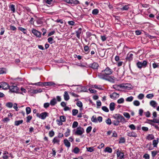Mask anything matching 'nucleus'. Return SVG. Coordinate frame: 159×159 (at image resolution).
<instances>
[{
    "label": "nucleus",
    "instance_id": "1",
    "mask_svg": "<svg viewBox=\"0 0 159 159\" xmlns=\"http://www.w3.org/2000/svg\"><path fill=\"white\" fill-rule=\"evenodd\" d=\"M112 73L111 70H103L102 73L98 75V76L100 78L104 79L105 77L111 75Z\"/></svg>",
    "mask_w": 159,
    "mask_h": 159
},
{
    "label": "nucleus",
    "instance_id": "2",
    "mask_svg": "<svg viewBox=\"0 0 159 159\" xmlns=\"http://www.w3.org/2000/svg\"><path fill=\"white\" fill-rule=\"evenodd\" d=\"M114 118L119 122L124 123L126 122L124 117L119 114H116L113 116Z\"/></svg>",
    "mask_w": 159,
    "mask_h": 159
},
{
    "label": "nucleus",
    "instance_id": "3",
    "mask_svg": "<svg viewBox=\"0 0 159 159\" xmlns=\"http://www.w3.org/2000/svg\"><path fill=\"white\" fill-rule=\"evenodd\" d=\"M148 64V62L146 60H144L143 62L138 61L137 63V66L138 67L141 69L142 68H145L147 66Z\"/></svg>",
    "mask_w": 159,
    "mask_h": 159
},
{
    "label": "nucleus",
    "instance_id": "4",
    "mask_svg": "<svg viewBox=\"0 0 159 159\" xmlns=\"http://www.w3.org/2000/svg\"><path fill=\"white\" fill-rule=\"evenodd\" d=\"M84 132V129L83 128L79 126L76 129V130L75 133V134L78 135H81Z\"/></svg>",
    "mask_w": 159,
    "mask_h": 159
},
{
    "label": "nucleus",
    "instance_id": "5",
    "mask_svg": "<svg viewBox=\"0 0 159 159\" xmlns=\"http://www.w3.org/2000/svg\"><path fill=\"white\" fill-rule=\"evenodd\" d=\"M64 1L67 3L71 4L72 6L80 4V2L77 0H64Z\"/></svg>",
    "mask_w": 159,
    "mask_h": 159
},
{
    "label": "nucleus",
    "instance_id": "6",
    "mask_svg": "<svg viewBox=\"0 0 159 159\" xmlns=\"http://www.w3.org/2000/svg\"><path fill=\"white\" fill-rule=\"evenodd\" d=\"M36 116L39 118L44 120L48 116V113L46 112H44L40 114L37 113Z\"/></svg>",
    "mask_w": 159,
    "mask_h": 159
},
{
    "label": "nucleus",
    "instance_id": "7",
    "mask_svg": "<svg viewBox=\"0 0 159 159\" xmlns=\"http://www.w3.org/2000/svg\"><path fill=\"white\" fill-rule=\"evenodd\" d=\"M32 32L37 37L40 38L41 37V33L34 29H32Z\"/></svg>",
    "mask_w": 159,
    "mask_h": 159
},
{
    "label": "nucleus",
    "instance_id": "8",
    "mask_svg": "<svg viewBox=\"0 0 159 159\" xmlns=\"http://www.w3.org/2000/svg\"><path fill=\"white\" fill-rule=\"evenodd\" d=\"M9 89L10 92L13 93H17L18 90V88L17 86L13 85L10 86Z\"/></svg>",
    "mask_w": 159,
    "mask_h": 159
},
{
    "label": "nucleus",
    "instance_id": "9",
    "mask_svg": "<svg viewBox=\"0 0 159 159\" xmlns=\"http://www.w3.org/2000/svg\"><path fill=\"white\" fill-rule=\"evenodd\" d=\"M82 29L81 28H79L78 30L75 31L76 36L79 39H80V34L82 33Z\"/></svg>",
    "mask_w": 159,
    "mask_h": 159
},
{
    "label": "nucleus",
    "instance_id": "10",
    "mask_svg": "<svg viewBox=\"0 0 159 159\" xmlns=\"http://www.w3.org/2000/svg\"><path fill=\"white\" fill-rule=\"evenodd\" d=\"M119 95L116 93H113L110 95V97L111 99H115L119 97Z\"/></svg>",
    "mask_w": 159,
    "mask_h": 159
},
{
    "label": "nucleus",
    "instance_id": "11",
    "mask_svg": "<svg viewBox=\"0 0 159 159\" xmlns=\"http://www.w3.org/2000/svg\"><path fill=\"white\" fill-rule=\"evenodd\" d=\"M127 135L130 137H137V134L133 131L128 132Z\"/></svg>",
    "mask_w": 159,
    "mask_h": 159
},
{
    "label": "nucleus",
    "instance_id": "12",
    "mask_svg": "<svg viewBox=\"0 0 159 159\" xmlns=\"http://www.w3.org/2000/svg\"><path fill=\"white\" fill-rule=\"evenodd\" d=\"M1 85L2 86V89H4L6 90L9 89L10 86L6 82L2 83Z\"/></svg>",
    "mask_w": 159,
    "mask_h": 159
},
{
    "label": "nucleus",
    "instance_id": "13",
    "mask_svg": "<svg viewBox=\"0 0 159 159\" xmlns=\"http://www.w3.org/2000/svg\"><path fill=\"white\" fill-rule=\"evenodd\" d=\"M117 156V157H120V159H124V154L119 151V150H117L116 152Z\"/></svg>",
    "mask_w": 159,
    "mask_h": 159
},
{
    "label": "nucleus",
    "instance_id": "14",
    "mask_svg": "<svg viewBox=\"0 0 159 159\" xmlns=\"http://www.w3.org/2000/svg\"><path fill=\"white\" fill-rule=\"evenodd\" d=\"M90 65V66L94 70L97 69L99 66L98 64L96 62H94Z\"/></svg>",
    "mask_w": 159,
    "mask_h": 159
},
{
    "label": "nucleus",
    "instance_id": "15",
    "mask_svg": "<svg viewBox=\"0 0 159 159\" xmlns=\"http://www.w3.org/2000/svg\"><path fill=\"white\" fill-rule=\"evenodd\" d=\"M77 90L78 92H81L86 91V89L84 87L79 85V87L77 88Z\"/></svg>",
    "mask_w": 159,
    "mask_h": 159
},
{
    "label": "nucleus",
    "instance_id": "16",
    "mask_svg": "<svg viewBox=\"0 0 159 159\" xmlns=\"http://www.w3.org/2000/svg\"><path fill=\"white\" fill-rule=\"evenodd\" d=\"M63 96L64 100L66 101L68 100L70 98L69 94L67 91H65L64 92Z\"/></svg>",
    "mask_w": 159,
    "mask_h": 159
},
{
    "label": "nucleus",
    "instance_id": "17",
    "mask_svg": "<svg viewBox=\"0 0 159 159\" xmlns=\"http://www.w3.org/2000/svg\"><path fill=\"white\" fill-rule=\"evenodd\" d=\"M64 143L66 146L69 148L70 146V143L67 139H65L64 140Z\"/></svg>",
    "mask_w": 159,
    "mask_h": 159
},
{
    "label": "nucleus",
    "instance_id": "18",
    "mask_svg": "<svg viewBox=\"0 0 159 159\" xmlns=\"http://www.w3.org/2000/svg\"><path fill=\"white\" fill-rule=\"evenodd\" d=\"M154 138V136L152 134H149L146 137V139L149 140H152Z\"/></svg>",
    "mask_w": 159,
    "mask_h": 159
},
{
    "label": "nucleus",
    "instance_id": "19",
    "mask_svg": "<svg viewBox=\"0 0 159 159\" xmlns=\"http://www.w3.org/2000/svg\"><path fill=\"white\" fill-rule=\"evenodd\" d=\"M55 84L53 82H45L43 83V85L46 86H53Z\"/></svg>",
    "mask_w": 159,
    "mask_h": 159
},
{
    "label": "nucleus",
    "instance_id": "20",
    "mask_svg": "<svg viewBox=\"0 0 159 159\" xmlns=\"http://www.w3.org/2000/svg\"><path fill=\"white\" fill-rule=\"evenodd\" d=\"M115 108V104L113 102H112L110 103L109 105V108L111 111H113Z\"/></svg>",
    "mask_w": 159,
    "mask_h": 159
},
{
    "label": "nucleus",
    "instance_id": "21",
    "mask_svg": "<svg viewBox=\"0 0 159 159\" xmlns=\"http://www.w3.org/2000/svg\"><path fill=\"white\" fill-rule=\"evenodd\" d=\"M57 103V100L55 98H53L50 101V104L52 106L55 105Z\"/></svg>",
    "mask_w": 159,
    "mask_h": 159
},
{
    "label": "nucleus",
    "instance_id": "22",
    "mask_svg": "<svg viewBox=\"0 0 159 159\" xmlns=\"http://www.w3.org/2000/svg\"><path fill=\"white\" fill-rule=\"evenodd\" d=\"M159 142V139L157 138V140H154L152 141V145L154 147H157V144Z\"/></svg>",
    "mask_w": 159,
    "mask_h": 159
},
{
    "label": "nucleus",
    "instance_id": "23",
    "mask_svg": "<svg viewBox=\"0 0 159 159\" xmlns=\"http://www.w3.org/2000/svg\"><path fill=\"white\" fill-rule=\"evenodd\" d=\"M150 104L151 106L153 107H155L157 105V102L155 101H151L150 102Z\"/></svg>",
    "mask_w": 159,
    "mask_h": 159
},
{
    "label": "nucleus",
    "instance_id": "24",
    "mask_svg": "<svg viewBox=\"0 0 159 159\" xmlns=\"http://www.w3.org/2000/svg\"><path fill=\"white\" fill-rule=\"evenodd\" d=\"M11 10L12 11L13 13H14L16 11L15 6L13 4H11L9 7Z\"/></svg>",
    "mask_w": 159,
    "mask_h": 159
},
{
    "label": "nucleus",
    "instance_id": "25",
    "mask_svg": "<svg viewBox=\"0 0 159 159\" xmlns=\"http://www.w3.org/2000/svg\"><path fill=\"white\" fill-rule=\"evenodd\" d=\"M113 87L114 89L117 90H119L120 88H122L121 87V84L119 85H113Z\"/></svg>",
    "mask_w": 159,
    "mask_h": 159
},
{
    "label": "nucleus",
    "instance_id": "26",
    "mask_svg": "<svg viewBox=\"0 0 159 159\" xmlns=\"http://www.w3.org/2000/svg\"><path fill=\"white\" fill-rule=\"evenodd\" d=\"M23 122V120L16 121L15 122V125L17 126H18L20 124H22Z\"/></svg>",
    "mask_w": 159,
    "mask_h": 159
},
{
    "label": "nucleus",
    "instance_id": "27",
    "mask_svg": "<svg viewBox=\"0 0 159 159\" xmlns=\"http://www.w3.org/2000/svg\"><path fill=\"white\" fill-rule=\"evenodd\" d=\"M133 54L131 53H129L127 55V58L129 60H132L133 58Z\"/></svg>",
    "mask_w": 159,
    "mask_h": 159
},
{
    "label": "nucleus",
    "instance_id": "28",
    "mask_svg": "<svg viewBox=\"0 0 159 159\" xmlns=\"http://www.w3.org/2000/svg\"><path fill=\"white\" fill-rule=\"evenodd\" d=\"M77 105L80 107V110H82L83 109L82 106L83 104L80 101H78L76 103Z\"/></svg>",
    "mask_w": 159,
    "mask_h": 159
},
{
    "label": "nucleus",
    "instance_id": "29",
    "mask_svg": "<svg viewBox=\"0 0 159 159\" xmlns=\"http://www.w3.org/2000/svg\"><path fill=\"white\" fill-rule=\"evenodd\" d=\"M121 87L123 88H124L127 89H129V88H130L128 87V84H121Z\"/></svg>",
    "mask_w": 159,
    "mask_h": 159
},
{
    "label": "nucleus",
    "instance_id": "30",
    "mask_svg": "<svg viewBox=\"0 0 159 159\" xmlns=\"http://www.w3.org/2000/svg\"><path fill=\"white\" fill-rule=\"evenodd\" d=\"M104 151L111 153L112 152V149L110 148L107 147L105 148Z\"/></svg>",
    "mask_w": 159,
    "mask_h": 159
},
{
    "label": "nucleus",
    "instance_id": "31",
    "mask_svg": "<svg viewBox=\"0 0 159 159\" xmlns=\"http://www.w3.org/2000/svg\"><path fill=\"white\" fill-rule=\"evenodd\" d=\"M158 153V152L156 151H153L151 152L152 156V157H154Z\"/></svg>",
    "mask_w": 159,
    "mask_h": 159
},
{
    "label": "nucleus",
    "instance_id": "32",
    "mask_svg": "<svg viewBox=\"0 0 159 159\" xmlns=\"http://www.w3.org/2000/svg\"><path fill=\"white\" fill-rule=\"evenodd\" d=\"M72 151L74 153L77 154L78 153L80 152V149L78 147H76L74 148V149Z\"/></svg>",
    "mask_w": 159,
    "mask_h": 159
},
{
    "label": "nucleus",
    "instance_id": "33",
    "mask_svg": "<svg viewBox=\"0 0 159 159\" xmlns=\"http://www.w3.org/2000/svg\"><path fill=\"white\" fill-rule=\"evenodd\" d=\"M60 141L59 139L57 137H55L53 140V143H59V142Z\"/></svg>",
    "mask_w": 159,
    "mask_h": 159
},
{
    "label": "nucleus",
    "instance_id": "34",
    "mask_svg": "<svg viewBox=\"0 0 159 159\" xmlns=\"http://www.w3.org/2000/svg\"><path fill=\"white\" fill-rule=\"evenodd\" d=\"M18 28L24 34H26V30L25 29L21 27H18Z\"/></svg>",
    "mask_w": 159,
    "mask_h": 159
},
{
    "label": "nucleus",
    "instance_id": "35",
    "mask_svg": "<svg viewBox=\"0 0 159 159\" xmlns=\"http://www.w3.org/2000/svg\"><path fill=\"white\" fill-rule=\"evenodd\" d=\"M70 130L69 129H67L66 131L64 134L65 136L66 137H67L68 136L70 135Z\"/></svg>",
    "mask_w": 159,
    "mask_h": 159
},
{
    "label": "nucleus",
    "instance_id": "36",
    "mask_svg": "<svg viewBox=\"0 0 159 159\" xmlns=\"http://www.w3.org/2000/svg\"><path fill=\"white\" fill-rule=\"evenodd\" d=\"M78 113V111L77 109H73L72 111V115L74 116H75Z\"/></svg>",
    "mask_w": 159,
    "mask_h": 159
},
{
    "label": "nucleus",
    "instance_id": "37",
    "mask_svg": "<svg viewBox=\"0 0 159 159\" xmlns=\"http://www.w3.org/2000/svg\"><path fill=\"white\" fill-rule=\"evenodd\" d=\"M26 114L28 115L30 113L31 111V109L30 107H27L26 108Z\"/></svg>",
    "mask_w": 159,
    "mask_h": 159
},
{
    "label": "nucleus",
    "instance_id": "38",
    "mask_svg": "<svg viewBox=\"0 0 159 159\" xmlns=\"http://www.w3.org/2000/svg\"><path fill=\"white\" fill-rule=\"evenodd\" d=\"M129 8V7L128 5H126L123 7L121 8V10H127Z\"/></svg>",
    "mask_w": 159,
    "mask_h": 159
},
{
    "label": "nucleus",
    "instance_id": "39",
    "mask_svg": "<svg viewBox=\"0 0 159 159\" xmlns=\"http://www.w3.org/2000/svg\"><path fill=\"white\" fill-rule=\"evenodd\" d=\"M78 125V123L77 121H74L73 123L72 127L73 128H74L77 127Z\"/></svg>",
    "mask_w": 159,
    "mask_h": 159
},
{
    "label": "nucleus",
    "instance_id": "40",
    "mask_svg": "<svg viewBox=\"0 0 159 159\" xmlns=\"http://www.w3.org/2000/svg\"><path fill=\"white\" fill-rule=\"evenodd\" d=\"M133 104L135 106H138L140 105V103L138 100H135L134 101Z\"/></svg>",
    "mask_w": 159,
    "mask_h": 159
},
{
    "label": "nucleus",
    "instance_id": "41",
    "mask_svg": "<svg viewBox=\"0 0 159 159\" xmlns=\"http://www.w3.org/2000/svg\"><path fill=\"white\" fill-rule=\"evenodd\" d=\"M123 115L126 118L129 119L130 118V116L129 114L127 112H124L123 113Z\"/></svg>",
    "mask_w": 159,
    "mask_h": 159
},
{
    "label": "nucleus",
    "instance_id": "42",
    "mask_svg": "<svg viewBox=\"0 0 159 159\" xmlns=\"http://www.w3.org/2000/svg\"><path fill=\"white\" fill-rule=\"evenodd\" d=\"M60 120L62 122H65L66 121V118L65 116H61L60 117Z\"/></svg>",
    "mask_w": 159,
    "mask_h": 159
},
{
    "label": "nucleus",
    "instance_id": "43",
    "mask_svg": "<svg viewBox=\"0 0 159 159\" xmlns=\"http://www.w3.org/2000/svg\"><path fill=\"white\" fill-rule=\"evenodd\" d=\"M98 13V10L97 9H93L92 12V13L93 15H97Z\"/></svg>",
    "mask_w": 159,
    "mask_h": 159
},
{
    "label": "nucleus",
    "instance_id": "44",
    "mask_svg": "<svg viewBox=\"0 0 159 159\" xmlns=\"http://www.w3.org/2000/svg\"><path fill=\"white\" fill-rule=\"evenodd\" d=\"M124 99L123 98H121L118 99L117 101V103L119 104L122 103L124 102Z\"/></svg>",
    "mask_w": 159,
    "mask_h": 159
},
{
    "label": "nucleus",
    "instance_id": "45",
    "mask_svg": "<svg viewBox=\"0 0 159 159\" xmlns=\"http://www.w3.org/2000/svg\"><path fill=\"white\" fill-rule=\"evenodd\" d=\"M133 97L132 96H130L127 98L126 99V100L128 102H131L133 99Z\"/></svg>",
    "mask_w": 159,
    "mask_h": 159
},
{
    "label": "nucleus",
    "instance_id": "46",
    "mask_svg": "<svg viewBox=\"0 0 159 159\" xmlns=\"http://www.w3.org/2000/svg\"><path fill=\"white\" fill-rule=\"evenodd\" d=\"M144 97V94L142 93H140L138 96V98L139 99L141 100Z\"/></svg>",
    "mask_w": 159,
    "mask_h": 159
},
{
    "label": "nucleus",
    "instance_id": "47",
    "mask_svg": "<svg viewBox=\"0 0 159 159\" xmlns=\"http://www.w3.org/2000/svg\"><path fill=\"white\" fill-rule=\"evenodd\" d=\"M102 109L106 112H108L109 111L108 109L106 106H103L102 107Z\"/></svg>",
    "mask_w": 159,
    "mask_h": 159
},
{
    "label": "nucleus",
    "instance_id": "48",
    "mask_svg": "<svg viewBox=\"0 0 159 159\" xmlns=\"http://www.w3.org/2000/svg\"><path fill=\"white\" fill-rule=\"evenodd\" d=\"M6 106L7 107L11 108L12 107L13 104L11 102H9L7 103Z\"/></svg>",
    "mask_w": 159,
    "mask_h": 159
},
{
    "label": "nucleus",
    "instance_id": "49",
    "mask_svg": "<svg viewBox=\"0 0 159 159\" xmlns=\"http://www.w3.org/2000/svg\"><path fill=\"white\" fill-rule=\"evenodd\" d=\"M154 97V95L153 94H148L146 96V97L148 98L151 99Z\"/></svg>",
    "mask_w": 159,
    "mask_h": 159
},
{
    "label": "nucleus",
    "instance_id": "50",
    "mask_svg": "<svg viewBox=\"0 0 159 159\" xmlns=\"http://www.w3.org/2000/svg\"><path fill=\"white\" fill-rule=\"evenodd\" d=\"M150 121H152V122L158 123L159 125V120H157L156 119H154L152 120H149Z\"/></svg>",
    "mask_w": 159,
    "mask_h": 159
},
{
    "label": "nucleus",
    "instance_id": "51",
    "mask_svg": "<svg viewBox=\"0 0 159 159\" xmlns=\"http://www.w3.org/2000/svg\"><path fill=\"white\" fill-rule=\"evenodd\" d=\"M129 127L131 130H135L136 129L135 126L134 124H131L129 126Z\"/></svg>",
    "mask_w": 159,
    "mask_h": 159
},
{
    "label": "nucleus",
    "instance_id": "52",
    "mask_svg": "<svg viewBox=\"0 0 159 159\" xmlns=\"http://www.w3.org/2000/svg\"><path fill=\"white\" fill-rule=\"evenodd\" d=\"M91 120L93 122L95 123L97 122V119L96 117H94V116H93L92 117Z\"/></svg>",
    "mask_w": 159,
    "mask_h": 159
},
{
    "label": "nucleus",
    "instance_id": "53",
    "mask_svg": "<svg viewBox=\"0 0 159 159\" xmlns=\"http://www.w3.org/2000/svg\"><path fill=\"white\" fill-rule=\"evenodd\" d=\"M92 127L91 126H89L86 129V132L87 133H89L91 130Z\"/></svg>",
    "mask_w": 159,
    "mask_h": 159
},
{
    "label": "nucleus",
    "instance_id": "54",
    "mask_svg": "<svg viewBox=\"0 0 159 159\" xmlns=\"http://www.w3.org/2000/svg\"><path fill=\"white\" fill-rule=\"evenodd\" d=\"M125 142V139L124 138H121L120 139L119 142L120 143H124Z\"/></svg>",
    "mask_w": 159,
    "mask_h": 159
},
{
    "label": "nucleus",
    "instance_id": "55",
    "mask_svg": "<svg viewBox=\"0 0 159 159\" xmlns=\"http://www.w3.org/2000/svg\"><path fill=\"white\" fill-rule=\"evenodd\" d=\"M143 158L145 159H149L150 156L148 154H145L143 156Z\"/></svg>",
    "mask_w": 159,
    "mask_h": 159
},
{
    "label": "nucleus",
    "instance_id": "56",
    "mask_svg": "<svg viewBox=\"0 0 159 159\" xmlns=\"http://www.w3.org/2000/svg\"><path fill=\"white\" fill-rule=\"evenodd\" d=\"M54 135V133L53 130L49 131V135L50 137H53Z\"/></svg>",
    "mask_w": 159,
    "mask_h": 159
},
{
    "label": "nucleus",
    "instance_id": "57",
    "mask_svg": "<svg viewBox=\"0 0 159 159\" xmlns=\"http://www.w3.org/2000/svg\"><path fill=\"white\" fill-rule=\"evenodd\" d=\"M120 122L119 121L116 120H114L112 122L113 124L115 125H119Z\"/></svg>",
    "mask_w": 159,
    "mask_h": 159
},
{
    "label": "nucleus",
    "instance_id": "58",
    "mask_svg": "<svg viewBox=\"0 0 159 159\" xmlns=\"http://www.w3.org/2000/svg\"><path fill=\"white\" fill-rule=\"evenodd\" d=\"M48 42L50 44H52L53 43V40L52 37L49 38L48 39Z\"/></svg>",
    "mask_w": 159,
    "mask_h": 159
},
{
    "label": "nucleus",
    "instance_id": "59",
    "mask_svg": "<svg viewBox=\"0 0 159 159\" xmlns=\"http://www.w3.org/2000/svg\"><path fill=\"white\" fill-rule=\"evenodd\" d=\"M144 114L147 117H149L150 116V113L148 111L144 113Z\"/></svg>",
    "mask_w": 159,
    "mask_h": 159
},
{
    "label": "nucleus",
    "instance_id": "60",
    "mask_svg": "<svg viewBox=\"0 0 159 159\" xmlns=\"http://www.w3.org/2000/svg\"><path fill=\"white\" fill-rule=\"evenodd\" d=\"M152 66L153 69H155L157 68L158 66V64H157L155 62L153 63L152 64Z\"/></svg>",
    "mask_w": 159,
    "mask_h": 159
},
{
    "label": "nucleus",
    "instance_id": "61",
    "mask_svg": "<svg viewBox=\"0 0 159 159\" xmlns=\"http://www.w3.org/2000/svg\"><path fill=\"white\" fill-rule=\"evenodd\" d=\"M32 119V117L31 116H29L27 117L26 122L27 123L29 122L30 120Z\"/></svg>",
    "mask_w": 159,
    "mask_h": 159
},
{
    "label": "nucleus",
    "instance_id": "62",
    "mask_svg": "<svg viewBox=\"0 0 159 159\" xmlns=\"http://www.w3.org/2000/svg\"><path fill=\"white\" fill-rule=\"evenodd\" d=\"M106 122L107 124L109 125H110L111 124V120L109 118L107 120H106Z\"/></svg>",
    "mask_w": 159,
    "mask_h": 159
},
{
    "label": "nucleus",
    "instance_id": "63",
    "mask_svg": "<svg viewBox=\"0 0 159 159\" xmlns=\"http://www.w3.org/2000/svg\"><path fill=\"white\" fill-rule=\"evenodd\" d=\"M87 150L89 152H92L94 151V149L93 147H90L87 148Z\"/></svg>",
    "mask_w": 159,
    "mask_h": 159
},
{
    "label": "nucleus",
    "instance_id": "64",
    "mask_svg": "<svg viewBox=\"0 0 159 159\" xmlns=\"http://www.w3.org/2000/svg\"><path fill=\"white\" fill-rule=\"evenodd\" d=\"M56 121L57 123V124H58L59 125H62V122L60 120H56Z\"/></svg>",
    "mask_w": 159,
    "mask_h": 159
}]
</instances>
